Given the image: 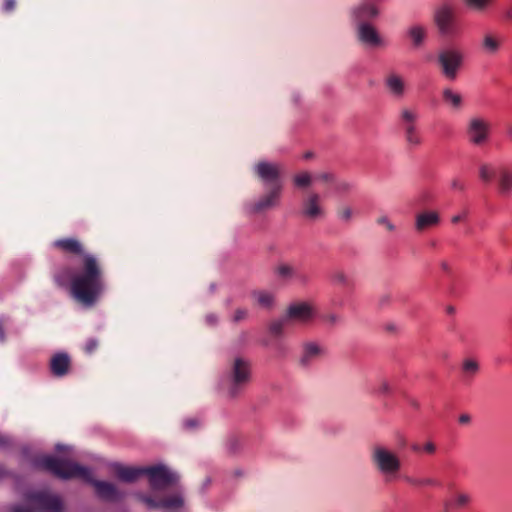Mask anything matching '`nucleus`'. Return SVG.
<instances>
[{"label": "nucleus", "instance_id": "46", "mask_svg": "<svg viewBox=\"0 0 512 512\" xmlns=\"http://www.w3.org/2000/svg\"><path fill=\"white\" fill-rule=\"evenodd\" d=\"M199 426V421L194 418L186 419L183 422V427L186 430H193Z\"/></svg>", "mask_w": 512, "mask_h": 512}, {"label": "nucleus", "instance_id": "27", "mask_svg": "<svg viewBox=\"0 0 512 512\" xmlns=\"http://www.w3.org/2000/svg\"><path fill=\"white\" fill-rule=\"evenodd\" d=\"M465 7L474 13H485L493 5L494 0H463Z\"/></svg>", "mask_w": 512, "mask_h": 512}, {"label": "nucleus", "instance_id": "18", "mask_svg": "<svg viewBox=\"0 0 512 512\" xmlns=\"http://www.w3.org/2000/svg\"><path fill=\"white\" fill-rule=\"evenodd\" d=\"M325 353L324 348L316 342H305L302 347V355L299 364L302 367L310 366L314 361L322 357Z\"/></svg>", "mask_w": 512, "mask_h": 512}, {"label": "nucleus", "instance_id": "10", "mask_svg": "<svg viewBox=\"0 0 512 512\" xmlns=\"http://www.w3.org/2000/svg\"><path fill=\"white\" fill-rule=\"evenodd\" d=\"M300 213L303 218L316 221L325 217L326 212L322 205V198L315 191L306 192L301 200Z\"/></svg>", "mask_w": 512, "mask_h": 512}, {"label": "nucleus", "instance_id": "43", "mask_svg": "<svg viewBox=\"0 0 512 512\" xmlns=\"http://www.w3.org/2000/svg\"><path fill=\"white\" fill-rule=\"evenodd\" d=\"M501 20L504 23L512 22V5H508L502 8L501 10Z\"/></svg>", "mask_w": 512, "mask_h": 512}, {"label": "nucleus", "instance_id": "41", "mask_svg": "<svg viewBox=\"0 0 512 512\" xmlns=\"http://www.w3.org/2000/svg\"><path fill=\"white\" fill-rule=\"evenodd\" d=\"M334 185V189L337 193H341V194H344V193H347L351 190V184L348 183L347 181H338L337 179H335V182L333 183Z\"/></svg>", "mask_w": 512, "mask_h": 512}, {"label": "nucleus", "instance_id": "39", "mask_svg": "<svg viewBox=\"0 0 512 512\" xmlns=\"http://www.w3.org/2000/svg\"><path fill=\"white\" fill-rule=\"evenodd\" d=\"M335 179V175L331 172H321L314 175V180L320 181L324 184H333Z\"/></svg>", "mask_w": 512, "mask_h": 512}, {"label": "nucleus", "instance_id": "40", "mask_svg": "<svg viewBox=\"0 0 512 512\" xmlns=\"http://www.w3.org/2000/svg\"><path fill=\"white\" fill-rule=\"evenodd\" d=\"M376 223L383 226L388 232H394L396 227L386 215H380L376 218Z\"/></svg>", "mask_w": 512, "mask_h": 512}, {"label": "nucleus", "instance_id": "26", "mask_svg": "<svg viewBox=\"0 0 512 512\" xmlns=\"http://www.w3.org/2000/svg\"><path fill=\"white\" fill-rule=\"evenodd\" d=\"M443 101L454 110H460L463 105L462 96L451 88H445L442 92Z\"/></svg>", "mask_w": 512, "mask_h": 512}, {"label": "nucleus", "instance_id": "58", "mask_svg": "<svg viewBox=\"0 0 512 512\" xmlns=\"http://www.w3.org/2000/svg\"><path fill=\"white\" fill-rule=\"evenodd\" d=\"M206 319H207V322H208V323H210V324H212V325H213V324H215V323L217 322V317H216L215 315H212V314H211V315H208V316L206 317Z\"/></svg>", "mask_w": 512, "mask_h": 512}, {"label": "nucleus", "instance_id": "45", "mask_svg": "<svg viewBox=\"0 0 512 512\" xmlns=\"http://www.w3.org/2000/svg\"><path fill=\"white\" fill-rule=\"evenodd\" d=\"M98 348V341L94 338H90L86 341L84 350L86 353L91 354Z\"/></svg>", "mask_w": 512, "mask_h": 512}, {"label": "nucleus", "instance_id": "55", "mask_svg": "<svg viewBox=\"0 0 512 512\" xmlns=\"http://www.w3.org/2000/svg\"><path fill=\"white\" fill-rule=\"evenodd\" d=\"M465 216H466V213H464L462 215H455L452 217L451 221H452V223L456 224V223L462 221Z\"/></svg>", "mask_w": 512, "mask_h": 512}, {"label": "nucleus", "instance_id": "15", "mask_svg": "<svg viewBox=\"0 0 512 512\" xmlns=\"http://www.w3.org/2000/svg\"><path fill=\"white\" fill-rule=\"evenodd\" d=\"M274 274L282 281L295 280L301 284L308 282V277L288 262H279L274 268Z\"/></svg>", "mask_w": 512, "mask_h": 512}, {"label": "nucleus", "instance_id": "28", "mask_svg": "<svg viewBox=\"0 0 512 512\" xmlns=\"http://www.w3.org/2000/svg\"><path fill=\"white\" fill-rule=\"evenodd\" d=\"M252 297L257 304L263 308H270L274 303V295L271 292L256 290L252 292Z\"/></svg>", "mask_w": 512, "mask_h": 512}, {"label": "nucleus", "instance_id": "21", "mask_svg": "<svg viewBox=\"0 0 512 512\" xmlns=\"http://www.w3.org/2000/svg\"><path fill=\"white\" fill-rule=\"evenodd\" d=\"M285 317L288 321L307 322L313 317V310L307 303H296L288 308Z\"/></svg>", "mask_w": 512, "mask_h": 512}, {"label": "nucleus", "instance_id": "47", "mask_svg": "<svg viewBox=\"0 0 512 512\" xmlns=\"http://www.w3.org/2000/svg\"><path fill=\"white\" fill-rule=\"evenodd\" d=\"M247 313L248 312L246 309H242V308L237 309L234 313L233 321L240 322V321L244 320L247 316Z\"/></svg>", "mask_w": 512, "mask_h": 512}, {"label": "nucleus", "instance_id": "23", "mask_svg": "<svg viewBox=\"0 0 512 512\" xmlns=\"http://www.w3.org/2000/svg\"><path fill=\"white\" fill-rule=\"evenodd\" d=\"M440 223V216L435 211L419 213L416 216L415 228L419 232L437 226Z\"/></svg>", "mask_w": 512, "mask_h": 512}, {"label": "nucleus", "instance_id": "20", "mask_svg": "<svg viewBox=\"0 0 512 512\" xmlns=\"http://www.w3.org/2000/svg\"><path fill=\"white\" fill-rule=\"evenodd\" d=\"M497 192L501 197L508 198L512 195V170L502 167L497 172Z\"/></svg>", "mask_w": 512, "mask_h": 512}, {"label": "nucleus", "instance_id": "17", "mask_svg": "<svg viewBox=\"0 0 512 512\" xmlns=\"http://www.w3.org/2000/svg\"><path fill=\"white\" fill-rule=\"evenodd\" d=\"M71 367V359L67 353L59 352L54 354L49 363L51 374L55 377L61 378L66 376Z\"/></svg>", "mask_w": 512, "mask_h": 512}, {"label": "nucleus", "instance_id": "59", "mask_svg": "<svg viewBox=\"0 0 512 512\" xmlns=\"http://www.w3.org/2000/svg\"><path fill=\"white\" fill-rule=\"evenodd\" d=\"M446 311H447V313H448V314H453V313L455 312V309H454V307H452V306H448V307L446 308Z\"/></svg>", "mask_w": 512, "mask_h": 512}, {"label": "nucleus", "instance_id": "3", "mask_svg": "<svg viewBox=\"0 0 512 512\" xmlns=\"http://www.w3.org/2000/svg\"><path fill=\"white\" fill-rule=\"evenodd\" d=\"M251 380V362L242 356H234L227 362L220 385L229 398H237L245 391Z\"/></svg>", "mask_w": 512, "mask_h": 512}, {"label": "nucleus", "instance_id": "35", "mask_svg": "<svg viewBox=\"0 0 512 512\" xmlns=\"http://www.w3.org/2000/svg\"><path fill=\"white\" fill-rule=\"evenodd\" d=\"M404 138L410 148L419 147L423 142L418 129L404 133Z\"/></svg>", "mask_w": 512, "mask_h": 512}, {"label": "nucleus", "instance_id": "4", "mask_svg": "<svg viewBox=\"0 0 512 512\" xmlns=\"http://www.w3.org/2000/svg\"><path fill=\"white\" fill-rule=\"evenodd\" d=\"M27 500L33 508L16 505L12 507L11 512H62L63 510L61 499L45 491L30 493L27 495Z\"/></svg>", "mask_w": 512, "mask_h": 512}, {"label": "nucleus", "instance_id": "2", "mask_svg": "<svg viewBox=\"0 0 512 512\" xmlns=\"http://www.w3.org/2000/svg\"><path fill=\"white\" fill-rule=\"evenodd\" d=\"M36 464L63 480L73 478L82 479L93 485L97 496L104 501L119 502L125 497V493L120 491L116 485L110 482L93 479L91 471L76 462L53 456H43L36 460Z\"/></svg>", "mask_w": 512, "mask_h": 512}, {"label": "nucleus", "instance_id": "8", "mask_svg": "<svg viewBox=\"0 0 512 512\" xmlns=\"http://www.w3.org/2000/svg\"><path fill=\"white\" fill-rule=\"evenodd\" d=\"M253 173L256 178L266 187H276L283 185V168L279 163L265 160L258 161L253 166Z\"/></svg>", "mask_w": 512, "mask_h": 512}, {"label": "nucleus", "instance_id": "1", "mask_svg": "<svg viewBox=\"0 0 512 512\" xmlns=\"http://www.w3.org/2000/svg\"><path fill=\"white\" fill-rule=\"evenodd\" d=\"M53 247L63 253L82 257V266L71 279L73 298L85 306H92L104 291V272L98 259L85 254L82 243L75 238H62L53 242Z\"/></svg>", "mask_w": 512, "mask_h": 512}, {"label": "nucleus", "instance_id": "57", "mask_svg": "<svg viewBox=\"0 0 512 512\" xmlns=\"http://www.w3.org/2000/svg\"><path fill=\"white\" fill-rule=\"evenodd\" d=\"M390 299H391L390 295L382 296L381 299H380L381 305L388 304L390 302Z\"/></svg>", "mask_w": 512, "mask_h": 512}, {"label": "nucleus", "instance_id": "31", "mask_svg": "<svg viewBox=\"0 0 512 512\" xmlns=\"http://www.w3.org/2000/svg\"><path fill=\"white\" fill-rule=\"evenodd\" d=\"M314 176L308 171H303L293 177V184L297 188H307L312 184Z\"/></svg>", "mask_w": 512, "mask_h": 512}, {"label": "nucleus", "instance_id": "7", "mask_svg": "<svg viewBox=\"0 0 512 512\" xmlns=\"http://www.w3.org/2000/svg\"><path fill=\"white\" fill-rule=\"evenodd\" d=\"M283 192V185L276 187H267V190L260 195L255 201L245 205L250 214H263L274 210L280 206Z\"/></svg>", "mask_w": 512, "mask_h": 512}, {"label": "nucleus", "instance_id": "49", "mask_svg": "<svg viewBox=\"0 0 512 512\" xmlns=\"http://www.w3.org/2000/svg\"><path fill=\"white\" fill-rule=\"evenodd\" d=\"M423 450L428 454H433L436 451V446L433 442H427L423 446Z\"/></svg>", "mask_w": 512, "mask_h": 512}, {"label": "nucleus", "instance_id": "36", "mask_svg": "<svg viewBox=\"0 0 512 512\" xmlns=\"http://www.w3.org/2000/svg\"><path fill=\"white\" fill-rule=\"evenodd\" d=\"M495 175L494 168L487 163H483L479 166V178L484 183H490Z\"/></svg>", "mask_w": 512, "mask_h": 512}, {"label": "nucleus", "instance_id": "33", "mask_svg": "<svg viewBox=\"0 0 512 512\" xmlns=\"http://www.w3.org/2000/svg\"><path fill=\"white\" fill-rule=\"evenodd\" d=\"M462 372L467 378L474 377L479 372V363L471 358H467L462 363Z\"/></svg>", "mask_w": 512, "mask_h": 512}, {"label": "nucleus", "instance_id": "6", "mask_svg": "<svg viewBox=\"0 0 512 512\" xmlns=\"http://www.w3.org/2000/svg\"><path fill=\"white\" fill-rule=\"evenodd\" d=\"M492 125L481 115L469 117L465 126V135L469 144L483 147L490 141Z\"/></svg>", "mask_w": 512, "mask_h": 512}, {"label": "nucleus", "instance_id": "29", "mask_svg": "<svg viewBox=\"0 0 512 512\" xmlns=\"http://www.w3.org/2000/svg\"><path fill=\"white\" fill-rule=\"evenodd\" d=\"M404 480L415 487H424V486H433V487H439L441 483L431 477H411L406 476L404 477Z\"/></svg>", "mask_w": 512, "mask_h": 512}, {"label": "nucleus", "instance_id": "25", "mask_svg": "<svg viewBox=\"0 0 512 512\" xmlns=\"http://www.w3.org/2000/svg\"><path fill=\"white\" fill-rule=\"evenodd\" d=\"M407 36L414 48L418 49L423 46L427 38V28L421 24H413L407 29Z\"/></svg>", "mask_w": 512, "mask_h": 512}, {"label": "nucleus", "instance_id": "11", "mask_svg": "<svg viewBox=\"0 0 512 512\" xmlns=\"http://www.w3.org/2000/svg\"><path fill=\"white\" fill-rule=\"evenodd\" d=\"M433 21L441 35L451 36L455 33V11L454 8L447 3L438 6L433 14Z\"/></svg>", "mask_w": 512, "mask_h": 512}, {"label": "nucleus", "instance_id": "38", "mask_svg": "<svg viewBox=\"0 0 512 512\" xmlns=\"http://www.w3.org/2000/svg\"><path fill=\"white\" fill-rule=\"evenodd\" d=\"M287 322L288 320L286 319V317H284L281 320L273 321L269 327L271 334H273L276 337L280 336Z\"/></svg>", "mask_w": 512, "mask_h": 512}, {"label": "nucleus", "instance_id": "37", "mask_svg": "<svg viewBox=\"0 0 512 512\" xmlns=\"http://www.w3.org/2000/svg\"><path fill=\"white\" fill-rule=\"evenodd\" d=\"M136 497L139 501L143 502L149 508H152V509L161 508L160 499L156 500L151 496H147V495L140 494V493L137 494Z\"/></svg>", "mask_w": 512, "mask_h": 512}, {"label": "nucleus", "instance_id": "34", "mask_svg": "<svg viewBox=\"0 0 512 512\" xmlns=\"http://www.w3.org/2000/svg\"><path fill=\"white\" fill-rule=\"evenodd\" d=\"M161 508H179L183 506V499L180 495L175 494L160 499Z\"/></svg>", "mask_w": 512, "mask_h": 512}, {"label": "nucleus", "instance_id": "60", "mask_svg": "<svg viewBox=\"0 0 512 512\" xmlns=\"http://www.w3.org/2000/svg\"><path fill=\"white\" fill-rule=\"evenodd\" d=\"M311 157H312V153H311V152H307V153H305V155H304V158H305V159H309V158H311Z\"/></svg>", "mask_w": 512, "mask_h": 512}, {"label": "nucleus", "instance_id": "14", "mask_svg": "<svg viewBox=\"0 0 512 512\" xmlns=\"http://www.w3.org/2000/svg\"><path fill=\"white\" fill-rule=\"evenodd\" d=\"M357 38L361 43L372 47H379L384 45V41L377 32L376 28L367 22L358 23Z\"/></svg>", "mask_w": 512, "mask_h": 512}, {"label": "nucleus", "instance_id": "9", "mask_svg": "<svg viewBox=\"0 0 512 512\" xmlns=\"http://www.w3.org/2000/svg\"><path fill=\"white\" fill-rule=\"evenodd\" d=\"M144 475L148 476L153 490L165 489L178 481V475L168 470L164 465L145 467Z\"/></svg>", "mask_w": 512, "mask_h": 512}, {"label": "nucleus", "instance_id": "53", "mask_svg": "<svg viewBox=\"0 0 512 512\" xmlns=\"http://www.w3.org/2000/svg\"><path fill=\"white\" fill-rule=\"evenodd\" d=\"M339 320V317L335 314H330L326 317V321L330 324H335Z\"/></svg>", "mask_w": 512, "mask_h": 512}, {"label": "nucleus", "instance_id": "63", "mask_svg": "<svg viewBox=\"0 0 512 512\" xmlns=\"http://www.w3.org/2000/svg\"><path fill=\"white\" fill-rule=\"evenodd\" d=\"M56 449H57L58 451H61V450H62V446H61V445H57V446H56Z\"/></svg>", "mask_w": 512, "mask_h": 512}, {"label": "nucleus", "instance_id": "54", "mask_svg": "<svg viewBox=\"0 0 512 512\" xmlns=\"http://www.w3.org/2000/svg\"><path fill=\"white\" fill-rule=\"evenodd\" d=\"M5 341V331H4V324L2 322V320H0V342H4Z\"/></svg>", "mask_w": 512, "mask_h": 512}, {"label": "nucleus", "instance_id": "16", "mask_svg": "<svg viewBox=\"0 0 512 512\" xmlns=\"http://www.w3.org/2000/svg\"><path fill=\"white\" fill-rule=\"evenodd\" d=\"M112 470L115 473L116 477L126 483L135 482L140 476L144 475L145 467H133V466H125L120 463L112 464Z\"/></svg>", "mask_w": 512, "mask_h": 512}, {"label": "nucleus", "instance_id": "32", "mask_svg": "<svg viewBox=\"0 0 512 512\" xmlns=\"http://www.w3.org/2000/svg\"><path fill=\"white\" fill-rule=\"evenodd\" d=\"M353 215L354 211L352 207L348 205L340 204L336 208L337 219L342 223H350L352 221Z\"/></svg>", "mask_w": 512, "mask_h": 512}, {"label": "nucleus", "instance_id": "30", "mask_svg": "<svg viewBox=\"0 0 512 512\" xmlns=\"http://www.w3.org/2000/svg\"><path fill=\"white\" fill-rule=\"evenodd\" d=\"M331 281L336 285H341L343 287H352L353 282L348 277V275L340 269L334 270L330 275Z\"/></svg>", "mask_w": 512, "mask_h": 512}, {"label": "nucleus", "instance_id": "56", "mask_svg": "<svg viewBox=\"0 0 512 512\" xmlns=\"http://www.w3.org/2000/svg\"><path fill=\"white\" fill-rule=\"evenodd\" d=\"M506 134L508 139L512 142V122L506 126Z\"/></svg>", "mask_w": 512, "mask_h": 512}, {"label": "nucleus", "instance_id": "24", "mask_svg": "<svg viewBox=\"0 0 512 512\" xmlns=\"http://www.w3.org/2000/svg\"><path fill=\"white\" fill-rule=\"evenodd\" d=\"M502 45L500 37L494 32H485L482 36L481 49L484 53L495 55Z\"/></svg>", "mask_w": 512, "mask_h": 512}, {"label": "nucleus", "instance_id": "51", "mask_svg": "<svg viewBox=\"0 0 512 512\" xmlns=\"http://www.w3.org/2000/svg\"><path fill=\"white\" fill-rule=\"evenodd\" d=\"M458 421H459V423H460V424H462V425H466V424H469V423H470V421H471V417H470V415H469V414L464 413V414H461V415L459 416Z\"/></svg>", "mask_w": 512, "mask_h": 512}, {"label": "nucleus", "instance_id": "44", "mask_svg": "<svg viewBox=\"0 0 512 512\" xmlns=\"http://www.w3.org/2000/svg\"><path fill=\"white\" fill-rule=\"evenodd\" d=\"M451 188L455 191L463 192L466 190V184L459 177H455L451 180Z\"/></svg>", "mask_w": 512, "mask_h": 512}, {"label": "nucleus", "instance_id": "50", "mask_svg": "<svg viewBox=\"0 0 512 512\" xmlns=\"http://www.w3.org/2000/svg\"><path fill=\"white\" fill-rule=\"evenodd\" d=\"M15 0H5L4 2V10L6 12H10L15 8Z\"/></svg>", "mask_w": 512, "mask_h": 512}, {"label": "nucleus", "instance_id": "61", "mask_svg": "<svg viewBox=\"0 0 512 512\" xmlns=\"http://www.w3.org/2000/svg\"><path fill=\"white\" fill-rule=\"evenodd\" d=\"M442 268L445 270V271H448L449 267H448V264L447 263H442Z\"/></svg>", "mask_w": 512, "mask_h": 512}, {"label": "nucleus", "instance_id": "42", "mask_svg": "<svg viewBox=\"0 0 512 512\" xmlns=\"http://www.w3.org/2000/svg\"><path fill=\"white\" fill-rule=\"evenodd\" d=\"M470 502V496L466 493H457L454 497L456 507H465Z\"/></svg>", "mask_w": 512, "mask_h": 512}, {"label": "nucleus", "instance_id": "22", "mask_svg": "<svg viewBox=\"0 0 512 512\" xmlns=\"http://www.w3.org/2000/svg\"><path fill=\"white\" fill-rule=\"evenodd\" d=\"M419 119L418 112L415 109L409 107H402L399 113L400 125L403 129V132H409L412 130H416L417 121Z\"/></svg>", "mask_w": 512, "mask_h": 512}, {"label": "nucleus", "instance_id": "12", "mask_svg": "<svg viewBox=\"0 0 512 512\" xmlns=\"http://www.w3.org/2000/svg\"><path fill=\"white\" fill-rule=\"evenodd\" d=\"M438 63L442 74L449 80H454L463 63V54L456 49H446L438 54Z\"/></svg>", "mask_w": 512, "mask_h": 512}, {"label": "nucleus", "instance_id": "5", "mask_svg": "<svg viewBox=\"0 0 512 512\" xmlns=\"http://www.w3.org/2000/svg\"><path fill=\"white\" fill-rule=\"evenodd\" d=\"M371 462L385 476H394L401 469L399 456L383 445H375L371 449Z\"/></svg>", "mask_w": 512, "mask_h": 512}, {"label": "nucleus", "instance_id": "62", "mask_svg": "<svg viewBox=\"0 0 512 512\" xmlns=\"http://www.w3.org/2000/svg\"><path fill=\"white\" fill-rule=\"evenodd\" d=\"M412 449H413V451H416V452H417V451H419V450H420V447H419V445H416V444H415V445H413V446H412Z\"/></svg>", "mask_w": 512, "mask_h": 512}, {"label": "nucleus", "instance_id": "13", "mask_svg": "<svg viewBox=\"0 0 512 512\" xmlns=\"http://www.w3.org/2000/svg\"><path fill=\"white\" fill-rule=\"evenodd\" d=\"M384 86L387 92L395 99H402L407 91L404 77L395 71H391L385 76Z\"/></svg>", "mask_w": 512, "mask_h": 512}, {"label": "nucleus", "instance_id": "19", "mask_svg": "<svg viewBox=\"0 0 512 512\" xmlns=\"http://www.w3.org/2000/svg\"><path fill=\"white\" fill-rule=\"evenodd\" d=\"M380 15V10L376 4L365 1L351 10V17L357 23L364 22L366 19H373Z\"/></svg>", "mask_w": 512, "mask_h": 512}, {"label": "nucleus", "instance_id": "52", "mask_svg": "<svg viewBox=\"0 0 512 512\" xmlns=\"http://www.w3.org/2000/svg\"><path fill=\"white\" fill-rule=\"evenodd\" d=\"M385 330L389 333H395L397 331V326L394 323H388L385 325Z\"/></svg>", "mask_w": 512, "mask_h": 512}, {"label": "nucleus", "instance_id": "48", "mask_svg": "<svg viewBox=\"0 0 512 512\" xmlns=\"http://www.w3.org/2000/svg\"><path fill=\"white\" fill-rule=\"evenodd\" d=\"M390 385L386 380H382L380 383V386L378 388V392L381 394H388L390 393Z\"/></svg>", "mask_w": 512, "mask_h": 512}]
</instances>
